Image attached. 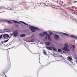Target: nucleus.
I'll list each match as a JSON object with an SVG mask.
<instances>
[{"label": "nucleus", "mask_w": 77, "mask_h": 77, "mask_svg": "<svg viewBox=\"0 0 77 77\" xmlns=\"http://www.w3.org/2000/svg\"><path fill=\"white\" fill-rule=\"evenodd\" d=\"M1 38H3V35H0V40L1 39Z\"/></svg>", "instance_id": "obj_17"}, {"label": "nucleus", "mask_w": 77, "mask_h": 77, "mask_svg": "<svg viewBox=\"0 0 77 77\" xmlns=\"http://www.w3.org/2000/svg\"><path fill=\"white\" fill-rule=\"evenodd\" d=\"M46 4H49V1H46Z\"/></svg>", "instance_id": "obj_23"}, {"label": "nucleus", "mask_w": 77, "mask_h": 77, "mask_svg": "<svg viewBox=\"0 0 77 77\" xmlns=\"http://www.w3.org/2000/svg\"><path fill=\"white\" fill-rule=\"evenodd\" d=\"M67 60L69 61H71V60H72V58L71 57L68 56L67 57Z\"/></svg>", "instance_id": "obj_7"}, {"label": "nucleus", "mask_w": 77, "mask_h": 77, "mask_svg": "<svg viewBox=\"0 0 77 77\" xmlns=\"http://www.w3.org/2000/svg\"><path fill=\"white\" fill-rule=\"evenodd\" d=\"M29 28L32 32H35V30H39V29L38 28L34 26H29Z\"/></svg>", "instance_id": "obj_2"}, {"label": "nucleus", "mask_w": 77, "mask_h": 77, "mask_svg": "<svg viewBox=\"0 0 77 77\" xmlns=\"http://www.w3.org/2000/svg\"><path fill=\"white\" fill-rule=\"evenodd\" d=\"M43 51V53H44V54H45V55H47V52H45V50H44Z\"/></svg>", "instance_id": "obj_15"}, {"label": "nucleus", "mask_w": 77, "mask_h": 77, "mask_svg": "<svg viewBox=\"0 0 77 77\" xmlns=\"http://www.w3.org/2000/svg\"><path fill=\"white\" fill-rule=\"evenodd\" d=\"M13 22L14 23H16V24H20V22L16 21V20H13Z\"/></svg>", "instance_id": "obj_11"}, {"label": "nucleus", "mask_w": 77, "mask_h": 77, "mask_svg": "<svg viewBox=\"0 0 77 77\" xmlns=\"http://www.w3.org/2000/svg\"><path fill=\"white\" fill-rule=\"evenodd\" d=\"M63 35H67V36H68V34L65 33H63Z\"/></svg>", "instance_id": "obj_16"}, {"label": "nucleus", "mask_w": 77, "mask_h": 77, "mask_svg": "<svg viewBox=\"0 0 77 77\" xmlns=\"http://www.w3.org/2000/svg\"><path fill=\"white\" fill-rule=\"evenodd\" d=\"M53 48L54 51H56V49H55V48L53 47V48Z\"/></svg>", "instance_id": "obj_21"}, {"label": "nucleus", "mask_w": 77, "mask_h": 77, "mask_svg": "<svg viewBox=\"0 0 77 77\" xmlns=\"http://www.w3.org/2000/svg\"><path fill=\"white\" fill-rule=\"evenodd\" d=\"M64 46H65L63 47V50L64 51H70V50L69 49H72V48L74 49L75 48V46L70 45V48H69L68 45L67 43H66L64 45Z\"/></svg>", "instance_id": "obj_1"}, {"label": "nucleus", "mask_w": 77, "mask_h": 77, "mask_svg": "<svg viewBox=\"0 0 77 77\" xmlns=\"http://www.w3.org/2000/svg\"><path fill=\"white\" fill-rule=\"evenodd\" d=\"M46 2H47V1L46 0H44L43 1V3H46Z\"/></svg>", "instance_id": "obj_22"}, {"label": "nucleus", "mask_w": 77, "mask_h": 77, "mask_svg": "<svg viewBox=\"0 0 77 77\" xmlns=\"http://www.w3.org/2000/svg\"><path fill=\"white\" fill-rule=\"evenodd\" d=\"M7 23H8V24H12V22L10 21H7Z\"/></svg>", "instance_id": "obj_12"}, {"label": "nucleus", "mask_w": 77, "mask_h": 77, "mask_svg": "<svg viewBox=\"0 0 77 77\" xmlns=\"http://www.w3.org/2000/svg\"><path fill=\"white\" fill-rule=\"evenodd\" d=\"M46 48L49 50H52V48L51 47H49L48 46H46Z\"/></svg>", "instance_id": "obj_8"}, {"label": "nucleus", "mask_w": 77, "mask_h": 77, "mask_svg": "<svg viewBox=\"0 0 77 77\" xmlns=\"http://www.w3.org/2000/svg\"><path fill=\"white\" fill-rule=\"evenodd\" d=\"M63 53H65V51H63Z\"/></svg>", "instance_id": "obj_29"}, {"label": "nucleus", "mask_w": 77, "mask_h": 77, "mask_svg": "<svg viewBox=\"0 0 77 77\" xmlns=\"http://www.w3.org/2000/svg\"><path fill=\"white\" fill-rule=\"evenodd\" d=\"M62 51V50H61V49H58V51L59 52H60V51Z\"/></svg>", "instance_id": "obj_24"}, {"label": "nucleus", "mask_w": 77, "mask_h": 77, "mask_svg": "<svg viewBox=\"0 0 77 77\" xmlns=\"http://www.w3.org/2000/svg\"><path fill=\"white\" fill-rule=\"evenodd\" d=\"M43 34H44L45 35H48V34L46 32H43Z\"/></svg>", "instance_id": "obj_18"}, {"label": "nucleus", "mask_w": 77, "mask_h": 77, "mask_svg": "<svg viewBox=\"0 0 77 77\" xmlns=\"http://www.w3.org/2000/svg\"><path fill=\"white\" fill-rule=\"evenodd\" d=\"M8 40H6L5 41V42H8Z\"/></svg>", "instance_id": "obj_25"}, {"label": "nucleus", "mask_w": 77, "mask_h": 77, "mask_svg": "<svg viewBox=\"0 0 77 77\" xmlns=\"http://www.w3.org/2000/svg\"><path fill=\"white\" fill-rule=\"evenodd\" d=\"M3 37L4 38H6V37H7V38H9V35L7 34H4Z\"/></svg>", "instance_id": "obj_6"}, {"label": "nucleus", "mask_w": 77, "mask_h": 77, "mask_svg": "<svg viewBox=\"0 0 77 77\" xmlns=\"http://www.w3.org/2000/svg\"><path fill=\"white\" fill-rule=\"evenodd\" d=\"M39 35L40 36H44V35L42 33H40L39 34Z\"/></svg>", "instance_id": "obj_13"}, {"label": "nucleus", "mask_w": 77, "mask_h": 77, "mask_svg": "<svg viewBox=\"0 0 77 77\" xmlns=\"http://www.w3.org/2000/svg\"><path fill=\"white\" fill-rule=\"evenodd\" d=\"M22 23H23V24H25L26 25H27V26H28V24H27V23L23 22H22Z\"/></svg>", "instance_id": "obj_19"}, {"label": "nucleus", "mask_w": 77, "mask_h": 77, "mask_svg": "<svg viewBox=\"0 0 77 77\" xmlns=\"http://www.w3.org/2000/svg\"><path fill=\"white\" fill-rule=\"evenodd\" d=\"M70 36L71 37V38H75V39H77V37L75 36H74L73 35H70Z\"/></svg>", "instance_id": "obj_10"}, {"label": "nucleus", "mask_w": 77, "mask_h": 77, "mask_svg": "<svg viewBox=\"0 0 77 77\" xmlns=\"http://www.w3.org/2000/svg\"><path fill=\"white\" fill-rule=\"evenodd\" d=\"M45 39H47V36H46L45 37Z\"/></svg>", "instance_id": "obj_26"}, {"label": "nucleus", "mask_w": 77, "mask_h": 77, "mask_svg": "<svg viewBox=\"0 0 77 77\" xmlns=\"http://www.w3.org/2000/svg\"><path fill=\"white\" fill-rule=\"evenodd\" d=\"M50 42H47L46 43V45H47L48 46H49V45H50Z\"/></svg>", "instance_id": "obj_9"}, {"label": "nucleus", "mask_w": 77, "mask_h": 77, "mask_svg": "<svg viewBox=\"0 0 77 77\" xmlns=\"http://www.w3.org/2000/svg\"><path fill=\"white\" fill-rule=\"evenodd\" d=\"M16 26H17V27H18V25H16Z\"/></svg>", "instance_id": "obj_28"}, {"label": "nucleus", "mask_w": 77, "mask_h": 77, "mask_svg": "<svg viewBox=\"0 0 77 77\" xmlns=\"http://www.w3.org/2000/svg\"><path fill=\"white\" fill-rule=\"evenodd\" d=\"M25 36V34H22L21 35H20V37H24Z\"/></svg>", "instance_id": "obj_14"}, {"label": "nucleus", "mask_w": 77, "mask_h": 77, "mask_svg": "<svg viewBox=\"0 0 77 77\" xmlns=\"http://www.w3.org/2000/svg\"><path fill=\"white\" fill-rule=\"evenodd\" d=\"M18 31H14L13 32V33H12L11 35H13L14 36V37H16V36H18Z\"/></svg>", "instance_id": "obj_3"}, {"label": "nucleus", "mask_w": 77, "mask_h": 77, "mask_svg": "<svg viewBox=\"0 0 77 77\" xmlns=\"http://www.w3.org/2000/svg\"><path fill=\"white\" fill-rule=\"evenodd\" d=\"M59 38V36L57 35H55L54 36V38L56 40H57Z\"/></svg>", "instance_id": "obj_5"}, {"label": "nucleus", "mask_w": 77, "mask_h": 77, "mask_svg": "<svg viewBox=\"0 0 77 77\" xmlns=\"http://www.w3.org/2000/svg\"><path fill=\"white\" fill-rule=\"evenodd\" d=\"M76 2H77V1L74 2H73V3H76Z\"/></svg>", "instance_id": "obj_27"}, {"label": "nucleus", "mask_w": 77, "mask_h": 77, "mask_svg": "<svg viewBox=\"0 0 77 77\" xmlns=\"http://www.w3.org/2000/svg\"><path fill=\"white\" fill-rule=\"evenodd\" d=\"M52 32H50V33L48 35V37L49 41H51V38L50 36H51V35L52 34Z\"/></svg>", "instance_id": "obj_4"}, {"label": "nucleus", "mask_w": 77, "mask_h": 77, "mask_svg": "<svg viewBox=\"0 0 77 77\" xmlns=\"http://www.w3.org/2000/svg\"><path fill=\"white\" fill-rule=\"evenodd\" d=\"M34 41H35V40H34V39H32L31 40V41L30 42H34Z\"/></svg>", "instance_id": "obj_20"}]
</instances>
